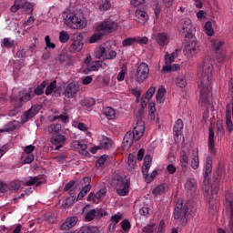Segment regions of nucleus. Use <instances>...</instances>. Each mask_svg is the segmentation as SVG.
<instances>
[{
  "label": "nucleus",
  "instance_id": "nucleus-9",
  "mask_svg": "<svg viewBox=\"0 0 233 233\" xmlns=\"http://www.w3.org/2000/svg\"><path fill=\"white\" fill-rule=\"evenodd\" d=\"M181 23L182 25L179 29L181 35H184L185 39H192L195 30L194 25H192V20L186 18Z\"/></svg>",
  "mask_w": 233,
  "mask_h": 233
},
{
  "label": "nucleus",
  "instance_id": "nucleus-53",
  "mask_svg": "<svg viewBox=\"0 0 233 233\" xmlns=\"http://www.w3.org/2000/svg\"><path fill=\"white\" fill-rule=\"evenodd\" d=\"M21 188V182L19 180H15L11 182L8 186V190H19Z\"/></svg>",
  "mask_w": 233,
  "mask_h": 233
},
{
  "label": "nucleus",
  "instance_id": "nucleus-2",
  "mask_svg": "<svg viewBox=\"0 0 233 233\" xmlns=\"http://www.w3.org/2000/svg\"><path fill=\"white\" fill-rule=\"evenodd\" d=\"M195 207L194 200H187L184 205L183 200H178L173 213L174 219H177L182 227H186L188 223V216L196 212Z\"/></svg>",
  "mask_w": 233,
  "mask_h": 233
},
{
  "label": "nucleus",
  "instance_id": "nucleus-51",
  "mask_svg": "<svg viewBox=\"0 0 233 233\" xmlns=\"http://www.w3.org/2000/svg\"><path fill=\"white\" fill-rule=\"evenodd\" d=\"M34 97V93L32 91H29L25 93L22 97L19 99V103H26L27 101H30Z\"/></svg>",
  "mask_w": 233,
  "mask_h": 233
},
{
  "label": "nucleus",
  "instance_id": "nucleus-7",
  "mask_svg": "<svg viewBox=\"0 0 233 233\" xmlns=\"http://www.w3.org/2000/svg\"><path fill=\"white\" fill-rule=\"evenodd\" d=\"M112 183L116 188V194L118 196H127L128 188H130V181L123 178L122 176L116 175L114 177Z\"/></svg>",
  "mask_w": 233,
  "mask_h": 233
},
{
  "label": "nucleus",
  "instance_id": "nucleus-49",
  "mask_svg": "<svg viewBox=\"0 0 233 233\" xmlns=\"http://www.w3.org/2000/svg\"><path fill=\"white\" fill-rule=\"evenodd\" d=\"M96 218V209H90L89 211L85 213L86 221H94Z\"/></svg>",
  "mask_w": 233,
  "mask_h": 233
},
{
  "label": "nucleus",
  "instance_id": "nucleus-64",
  "mask_svg": "<svg viewBox=\"0 0 233 233\" xmlns=\"http://www.w3.org/2000/svg\"><path fill=\"white\" fill-rule=\"evenodd\" d=\"M45 42H46V45L47 48H51V49L56 48V44H54L50 41V36L49 35H46L45 37Z\"/></svg>",
  "mask_w": 233,
  "mask_h": 233
},
{
  "label": "nucleus",
  "instance_id": "nucleus-55",
  "mask_svg": "<svg viewBox=\"0 0 233 233\" xmlns=\"http://www.w3.org/2000/svg\"><path fill=\"white\" fill-rule=\"evenodd\" d=\"M154 94H156V87L155 86H151L148 88V90L147 91V93L143 96V97L145 99H152V96H154Z\"/></svg>",
  "mask_w": 233,
  "mask_h": 233
},
{
  "label": "nucleus",
  "instance_id": "nucleus-57",
  "mask_svg": "<svg viewBox=\"0 0 233 233\" xmlns=\"http://www.w3.org/2000/svg\"><path fill=\"white\" fill-rule=\"evenodd\" d=\"M104 216H108V213L103 208H96V219H101Z\"/></svg>",
  "mask_w": 233,
  "mask_h": 233
},
{
  "label": "nucleus",
  "instance_id": "nucleus-34",
  "mask_svg": "<svg viewBox=\"0 0 233 233\" xmlns=\"http://www.w3.org/2000/svg\"><path fill=\"white\" fill-rule=\"evenodd\" d=\"M103 114L106 119H114L116 117V110L112 107H106Z\"/></svg>",
  "mask_w": 233,
  "mask_h": 233
},
{
  "label": "nucleus",
  "instance_id": "nucleus-59",
  "mask_svg": "<svg viewBox=\"0 0 233 233\" xmlns=\"http://www.w3.org/2000/svg\"><path fill=\"white\" fill-rule=\"evenodd\" d=\"M121 228L124 230V232L128 231L129 228H132V225H130V221L128 219H124L121 222Z\"/></svg>",
  "mask_w": 233,
  "mask_h": 233
},
{
  "label": "nucleus",
  "instance_id": "nucleus-31",
  "mask_svg": "<svg viewBox=\"0 0 233 233\" xmlns=\"http://www.w3.org/2000/svg\"><path fill=\"white\" fill-rule=\"evenodd\" d=\"M175 83H176V86H178V88H185V86H187V76L183 74L178 75L175 78Z\"/></svg>",
  "mask_w": 233,
  "mask_h": 233
},
{
  "label": "nucleus",
  "instance_id": "nucleus-6",
  "mask_svg": "<svg viewBox=\"0 0 233 233\" xmlns=\"http://www.w3.org/2000/svg\"><path fill=\"white\" fill-rule=\"evenodd\" d=\"M66 25L74 30H79L86 26V21L80 15L68 13L66 17Z\"/></svg>",
  "mask_w": 233,
  "mask_h": 233
},
{
  "label": "nucleus",
  "instance_id": "nucleus-45",
  "mask_svg": "<svg viewBox=\"0 0 233 233\" xmlns=\"http://www.w3.org/2000/svg\"><path fill=\"white\" fill-rule=\"evenodd\" d=\"M70 40V35L66 31H61L59 33V41L60 43H68Z\"/></svg>",
  "mask_w": 233,
  "mask_h": 233
},
{
  "label": "nucleus",
  "instance_id": "nucleus-33",
  "mask_svg": "<svg viewBox=\"0 0 233 233\" xmlns=\"http://www.w3.org/2000/svg\"><path fill=\"white\" fill-rule=\"evenodd\" d=\"M48 86V82L43 81L41 85H39L35 90H34V96H41L45 94V88Z\"/></svg>",
  "mask_w": 233,
  "mask_h": 233
},
{
  "label": "nucleus",
  "instance_id": "nucleus-26",
  "mask_svg": "<svg viewBox=\"0 0 233 233\" xmlns=\"http://www.w3.org/2000/svg\"><path fill=\"white\" fill-rule=\"evenodd\" d=\"M152 165V157L150 155H146L144 157V163L142 166V174L143 176H147V173L150 169V167Z\"/></svg>",
  "mask_w": 233,
  "mask_h": 233
},
{
  "label": "nucleus",
  "instance_id": "nucleus-25",
  "mask_svg": "<svg viewBox=\"0 0 233 233\" xmlns=\"http://www.w3.org/2000/svg\"><path fill=\"white\" fill-rule=\"evenodd\" d=\"M135 15L137 23H147L148 21V14L141 9H137Z\"/></svg>",
  "mask_w": 233,
  "mask_h": 233
},
{
  "label": "nucleus",
  "instance_id": "nucleus-1",
  "mask_svg": "<svg viewBox=\"0 0 233 233\" xmlns=\"http://www.w3.org/2000/svg\"><path fill=\"white\" fill-rule=\"evenodd\" d=\"M214 61L208 56H206L202 61V70L198 73V90L200 94L199 102L202 105H207L210 99V90H212V77L214 70Z\"/></svg>",
  "mask_w": 233,
  "mask_h": 233
},
{
  "label": "nucleus",
  "instance_id": "nucleus-23",
  "mask_svg": "<svg viewBox=\"0 0 233 233\" xmlns=\"http://www.w3.org/2000/svg\"><path fill=\"white\" fill-rule=\"evenodd\" d=\"M84 44L81 42V38H77L76 40H73L69 51L71 53H76V52H81L83 50Z\"/></svg>",
  "mask_w": 233,
  "mask_h": 233
},
{
  "label": "nucleus",
  "instance_id": "nucleus-20",
  "mask_svg": "<svg viewBox=\"0 0 233 233\" xmlns=\"http://www.w3.org/2000/svg\"><path fill=\"white\" fill-rule=\"evenodd\" d=\"M208 152L211 156H216V148L214 144V129H212V127H209Z\"/></svg>",
  "mask_w": 233,
  "mask_h": 233
},
{
  "label": "nucleus",
  "instance_id": "nucleus-27",
  "mask_svg": "<svg viewBox=\"0 0 233 233\" xmlns=\"http://www.w3.org/2000/svg\"><path fill=\"white\" fill-rule=\"evenodd\" d=\"M28 0H15L14 5L10 7L13 14L18 12V10H23Z\"/></svg>",
  "mask_w": 233,
  "mask_h": 233
},
{
  "label": "nucleus",
  "instance_id": "nucleus-38",
  "mask_svg": "<svg viewBox=\"0 0 233 233\" xmlns=\"http://www.w3.org/2000/svg\"><path fill=\"white\" fill-rule=\"evenodd\" d=\"M211 172H212V159L208 158L206 167H205V174H204L205 180H207V178L208 177V174H211Z\"/></svg>",
  "mask_w": 233,
  "mask_h": 233
},
{
  "label": "nucleus",
  "instance_id": "nucleus-19",
  "mask_svg": "<svg viewBox=\"0 0 233 233\" xmlns=\"http://www.w3.org/2000/svg\"><path fill=\"white\" fill-rule=\"evenodd\" d=\"M197 189H198V183L194 178H189L186 181L185 190L189 194H191V196L196 192Z\"/></svg>",
  "mask_w": 233,
  "mask_h": 233
},
{
  "label": "nucleus",
  "instance_id": "nucleus-11",
  "mask_svg": "<svg viewBox=\"0 0 233 233\" xmlns=\"http://www.w3.org/2000/svg\"><path fill=\"white\" fill-rule=\"evenodd\" d=\"M224 207L226 210H229V224L228 228L233 233V201L232 193L227 192L224 195Z\"/></svg>",
  "mask_w": 233,
  "mask_h": 233
},
{
  "label": "nucleus",
  "instance_id": "nucleus-14",
  "mask_svg": "<svg viewBox=\"0 0 233 233\" xmlns=\"http://www.w3.org/2000/svg\"><path fill=\"white\" fill-rule=\"evenodd\" d=\"M154 39L161 48H165L170 43V37L167 33H157L154 35Z\"/></svg>",
  "mask_w": 233,
  "mask_h": 233
},
{
  "label": "nucleus",
  "instance_id": "nucleus-8",
  "mask_svg": "<svg viewBox=\"0 0 233 233\" xmlns=\"http://www.w3.org/2000/svg\"><path fill=\"white\" fill-rule=\"evenodd\" d=\"M150 74V68L148 67V64L142 62L137 68V72L135 73V79L137 83H144Z\"/></svg>",
  "mask_w": 233,
  "mask_h": 233
},
{
  "label": "nucleus",
  "instance_id": "nucleus-60",
  "mask_svg": "<svg viewBox=\"0 0 233 233\" xmlns=\"http://www.w3.org/2000/svg\"><path fill=\"white\" fill-rule=\"evenodd\" d=\"M135 43H137L138 45H147L148 38L147 36H135Z\"/></svg>",
  "mask_w": 233,
  "mask_h": 233
},
{
  "label": "nucleus",
  "instance_id": "nucleus-42",
  "mask_svg": "<svg viewBox=\"0 0 233 233\" xmlns=\"http://www.w3.org/2000/svg\"><path fill=\"white\" fill-rule=\"evenodd\" d=\"M86 148H88V145L81 142L80 147H78V152L79 154H82V156L88 157V156H90V153L86 150Z\"/></svg>",
  "mask_w": 233,
  "mask_h": 233
},
{
  "label": "nucleus",
  "instance_id": "nucleus-15",
  "mask_svg": "<svg viewBox=\"0 0 233 233\" xmlns=\"http://www.w3.org/2000/svg\"><path fill=\"white\" fill-rule=\"evenodd\" d=\"M39 114V107L37 106H33L30 109L24 113L22 116L21 121L22 123H26L32 117H35Z\"/></svg>",
  "mask_w": 233,
  "mask_h": 233
},
{
  "label": "nucleus",
  "instance_id": "nucleus-61",
  "mask_svg": "<svg viewBox=\"0 0 233 233\" xmlns=\"http://www.w3.org/2000/svg\"><path fill=\"white\" fill-rule=\"evenodd\" d=\"M15 41L11 40L10 38H4L3 39V46L5 48H12V46L15 45Z\"/></svg>",
  "mask_w": 233,
  "mask_h": 233
},
{
  "label": "nucleus",
  "instance_id": "nucleus-30",
  "mask_svg": "<svg viewBox=\"0 0 233 233\" xmlns=\"http://www.w3.org/2000/svg\"><path fill=\"white\" fill-rule=\"evenodd\" d=\"M65 141H66V137L65 135H61L59 133L56 135H54L51 137L52 145H63V143H65Z\"/></svg>",
  "mask_w": 233,
  "mask_h": 233
},
{
  "label": "nucleus",
  "instance_id": "nucleus-32",
  "mask_svg": "<svg viewBox=\"0 0 233 233\" xmlns=\"http://www.w3.org/2000/svg\"><path fill=\"white\" fill-rule=\"evenodd\" d=\"M212 48L215 50V52H224L225 49H223V46L225 45V42L223 40H213L211 42Z\"/></svg>",
  "mask_w": 233,
  "mask_h": 233
},
{
  "label": "nucleus",
  "instance_id": "nucleus-56",
  "mask_svg": "<svg viewBox=\"0 0 233 233\" xmlns=\"http://www.w3.org/2000/svg\"><path fill=\"white\" fill-rule=\"evenodd\" d=\"M143 176H144V179H146L147 183H152V181H154V178L156 177V176H157V170H154L150 175L147 172V177L145 175H143Z\"/></svg>",
  "mask_w": 233,
  "mask_h": 233
},
{
  "label": "nucleus",
  "instance_id": "nucleus-24",
  "mask_svg": "<svg viewBox=\"0 0 233 233\" xmlns=\"http://www.w3.org/2000/svg\"><path fill=\"white\" fill-rule=\"evenodd\" d=\"M137 168V163L136 162V156L130 153L127 157V170L128 172L134 173V170Z\"/></svg>",
  "mask_w": 233,
  "mask_h": 233
},
{
  "label": "nucleus",
  "instance_id": "nucleus-37",
  "mask_svg": "<svg viewBox=\"0 0 233 233\" xmlns=\"http://www.w3.org/2000/svg\"><path fill=\"white\" fill-rule=\"evenodd\" d=\"M56 86H57V81L56 80L52 81L46 88V91H45L46 96H50L52 92L56 90Z\"/></svg>",
  "mask_w": 233,
  "mask_h": 233
},
{
  "label": "nucleus",
  "instance_id": "nucleus-46",
  "mask_svg": "<svg viewBox=\"0 0 233 233\" xmlns=\"http://www.w3.org/2000/svg\"><path fill=\"white\" fill-rule=\"evenodd\" d=\"M204 28L206 30L207 35H208L209 37H211V35H214V29L212 28V22H210V21L206 22Z\"/></svg>",
  "mask_w": 233,
  "mask_h": 233
},
{
  "label": "nucleus",
  "instance_id": "nucleus-17",
  "mask_svg": "<svg viewBox=\"0 0 233 233\" xmlns=\"http://www.w3.org/2000/svg\"><path fill=\"white\" fill-rule=\"evenodd\" d=\"M190 167L193 170H198L199 168V151L197 149L192 150Z\"/></svg>",
  "mask_w": 233,
  "mask_h": 233
},
{
  "label": "nucleus",
  "instance_id": "nucleus-12",
  "mask_svg": "<svg viewBox=\"0 0 233 233\" xmlns=\"http://www.w3.org/2000/svg\"><path fill=\"white\" fill-rule=\"evenodd\" d=\"M90 183H92V178L90 177H85L80 181V185H84V187L78 193L76 201H80V199H83V198H85L86 195L88 194V192H90V190H92V184H90Z\"/></svg>",
  "mask_w": 233,
  "mask_h": 233
},
{
  "label": "nucleus",
  "instance_id": "nucleus-41",
  "mask_svg": "<svg viewBox=\"0 0 233 233\" xmlns=\"http://www.w3.org/2000/svg\"><path fill=\"white\" fill-rule=\"evenodd\" d=\"M121 219H123V216L121 215H113L111 217V221L113 222V224H110L109 227H112L113 230H116V225H117V223H119V221H121Z\"/></svg>",
  "mask_w": 233,
  "mask_h": 233
},
{
  "label": "nucleus",
  "instance_id": "nucleus-54",
  "mask_svg": "<svg viewBox=\"0 0 233 233\" xmlns=\"http://www.w3.org/2000/svg\"><path fill=\"white\" fill-rule=\"evenodd\" d=\"M106 54V48L101 46L99 47L96 51V57L97 59H101V57H106V56H105Z\"/></svg>",
  "mask_w": 233,
  "mask_h": 233
},
{
  "label": "nucleus",
  "instance_id": "nucleus-18",
  "mask_svg": "<svg viewBox=\"0 0 233 233\" xmlns=\"http://www.w3.org/2000/svg\"><path fill=\"white\" fill-rule=\"evenodd\" d=\"M180 167L182 172L187 174V171L188 170V157L187 156V152L185 150L180 152Z\"/></svg>",
  "mask_w": 233,
  "mask_h": 233
},
{
  "label": "nucleus",
  "instance_id": "nucleus-39",
  "mask_svg": "<svg viewBox=\"0 0 233 233\" xmlns=\"http://www.w3.org/2000/svg\"><path fill=\"white\" fill-rule=\"evenodd\" d=\"M60 130H61V125L59 124H52L48 127L49 134H54V136L59 134Z\"/></svg>",
  "mask_w": 233,
  "mask_h": 233
},
{
  "label": "nucleus",
  "instance_id": "nucleus-3",
  "mask_svg": "<svg viewBox=\"0 0 233 233\" xmlns=\"http://www.w3.org/2000/svg\"><path fill=\"white\" fill-rule=\"evenodd\" d=\"M221 183V176L216 175L213 177V183L211 187H204V197L208 201V205L210 210H216L218 208V200L214 199V194L219 192V184Z\"/></svg>",
  "mask_w": 233,
  "mask_h": 233
},
{
  "label": "nucleus",
  "instance_id": "nucleus-47",
  "mask_svg": "<svg viewBox=\"0 0 233 233\" xmlns=\"http://www.w3.org/2000/svg\"><path fill=\"white\" fill-rule=\"evenodd\" d=\"M136 45V37H127L122 41V46L127 48V46H132Z\"/></svg>",
  "mask_w": 233,
  "mask_h": 233
},
{
  "label": "nucleus",
  "instance_id": "nucleus-16",
  "mask_svg": "<svg viewBox=\"0 0 233 233\" xmlns=\"http://www.w3.org/2000/svg\"><path fill=\"white\" fill-rule=\"evenodd\" d=\"M77 221H79V218L77 217H68L61 225L60 228L61 230H70V228H74V227L77 225Z\"/></svg>",
  "mask_w": 233,
  "mask_h": 233
},
{
  "label": "nucleus",
  "instance_id": "nucleus-10",
  "mask_svg": "<svg viewBox=\"0 0 233 233\" xmlns=\"http://www.w3.org/2000/svg\"><path fill=\"white\" fill-rule=\"evenodd\" d=\"M226 127L229 134L233 132V96L226 106Z\"/></svg>",
  "mask_w": 233,
  "mask_h": 233
},
{
  "label": "nucleus",
  "instance_id": "nucleus-52",
  "mask_svg": "<svg viewBox=\"0 0 233 233\" xmlns=\"http://www.w3.org/2000/svg\"><path fill=\"white\" fill-rule=\"evenodd\" d=\"M148 112L149 116L151 117L152 120H154L156 118V104L154 102L149 103Z\"/></svg>",
  "mask_w": 233,
  "mask_h": 233
},
{
  "label": "nucleus",
  "instance_id": "nucleus-44",
  "mask_svg": "<svg viewBox=\"0 0 233 233\" xmlns=\"http://www.w3.org/2000/svg\"><path fill=\"white\" fill-rule=\"evenodd\" d=\"M22 10H24L25 14L32 15V14H34V5L32 4V2L27 1Z\"/></svg>",
  "mask_w": 233,
  "mask_h": 233
},
{
  "label": "nucleus",
  "instance_id": "nucleus-63",
  "mask_svg": "<svg viewBox=\"0 0 233 233\" xmlns=\"http://www.w3.org/2000/svg\"><path fill=\"white\" fill-rule=\"evenodd\" d=\"M96 194V198L99 201L102 198H105V196H106V188H101Z\"/></svg>",
  "mask_w": 233,
  "mask_h": 233
},
{
  "label": "nucleus",
  "instance_id": "nucleus-58",
  "mask_svg": "<svg viewBox=\"0 0 233 233\" xmlns=\"http://www.w3.org/2000/svg\"><path fill=\"white\" fill-rule=\"evenodd\" d=\"M83 105L84 106H87V108H91V106H94V105H96V100L94 98H86L83 101Z\"/></svg>",
  "mask_w": 233,
  "mask_h": 233
},
{
  "label": "nucleus",
  "instance_id": "nucleus-35",
  "mask_svg": "<svg viewBox=\"0 0 233 233\" xmlns=\"http://www.w3.org/2000/svg\"><path fill=\"white\" fill-rule=\"evenodd\" d=\"M183 120H181L180 118H178L173 127V131L175 132V135L177 137L179 136V132H181V130H183Z\"/></svg>",
  "mask_w": 233,
  "mask_h": 233
},
{
  "label": "nucleus",
  "instance_id": "nucleus-40",
  "mask_svg": "<svg viewBox=\"0 0 233 233\" xmlns=\"http://www.w3.org/2000/svg\"><path fill=\"white\" fill-rule=\"evenodd\" d=\"M110 6H112V4H110V1L102 0L99 5V10L101 12H106V10H110Z\"/></svg>",
  "mask_w": 233,
  "mask_h": 233
},
{
  "label": "nucleus",
  "instance_id": "nucleus-22",
  "mask_svg": "<svg viewBox=\"0 0 233 233\" xmlns=\"http://www.w3.org/2000/svg\"><path fill=\"white\" fill-rule=\"evenodd\" d=\"M196 52H198V43L196 41H191L184 50V54L186 56H195Z\"/></svg>",
  "mask_w": 233,
  "mask_h": 233
},
{
  "label": "nucleus",
  "instance_id": "nucleus-48",
  "mask_svg": "<svg viewBox=\"0 0 233 233\" xmlns=\"http://www.w3.org/2000/svg\"><path fill=\"white\" fill-rule=\"evenodd\" d=\"M156 230H157L156 224H147L146 227L143 228L144 233H156Z\"/></svg>",
  "mask_w": 233,
  "mask_h": 233
},
{
  "label": "nucleus",
  "instance_id": "nucleus-62",
  "mask_svg": "<svg viewBox=\"0 0 233 233\" xmlns=\"http://www.w3.org/2000/svg\"><path fill=\"white\" fill-rule=\"evenodd\" d=\"M56 119H61L63 123H68V115L66 113L60 115V116H55L53 117V121H56Z\"/></svg>",
  "mask_w": 233,
  "mask_h": 233
},
{
  "label": "nucleus",
  "instance_id": "nucleus-36",
  "mask_svg": "<svg viewBox=\"0 0 233 233\" xmlns=\"http://www.w3.org/2000/svg\"><path fill=\"white\" fill-rule=\"evenodd\" d=\"M165 94H167V90L165 88L160 87L157 89L156 97L158 103H163L165 101Z\"/></svg>",
  "mask_w": 233,
  "mask_h": 233
},
{
  "label": "nucleus",
  "instance_id": "nucleus-28",
  "mask_svg": "<svg viewBox=\"0 0 233 233\" xmlns=\"http://www.w3.org/2000/svg\"><path fill=\"white\" fill-rule=\"evenodd\" d=\"M98 147L104 150H110V148H112V140H110V138L107 137H102L99 141Z\"/></svg>",
  "mask_w": 233,
  "mask_h": 233
},
{
  "label": "nucleus",
  "instance_id": "nucleus-21",
  "mask_svg": "<svg viewBox=\"0 0 233 233\" xmlns=\"http://www.w3.org/2000/svg\"><path fill=\"white\" fill-rule=\"evenodd\" d=\"M103 66H106V64L103 61H93L87 65V70H89V72H97V70H99V68H103Z\"/></svg>",
  "mask_w": 233,
  "mask_h": 233
},
{
  "label": "nucleus",
  "instance_id": "nucleus-13",
  "mask_svg": "<svg viewBox=\"0 0 233 233\" xmlns=\"http://www.w3.org/2000/svg\"><path fill=\"white\" fill-rule=\"evenodd\" d=\"M79 92V86L76 82H71L68 84L64 90V96L65 97H67V99H73V97H76L77 96V93Z\"/></svg>",
  "mask_w": 233,
  "mask_h": 233
},
{
  "label": "nucleus",
  "instance_id": "nucleus-43",
  "mask_svg": "<svg viewBox=\"0 0 233 233\" xmlns=\"http://www.w3.org/2000/svg\"><path fill=\"white\" fill-rule=\"evenodd\" d=\"M218 63H224V61L227 59V51H218L216 52L215 56Z\"/></svg>",
  "mask_w": 233,
  "mask_h": 233
},
{
  "label": "nucleus",
  "instance_id": "nucleus-5",
  "mask_svg": "<svg viewBox=\"0 0 233 233\" xmlns=\"http://www.w3.org/2000/svg\"><path fill=\"white\" fill-rule=\"evenodd\" d=\"M145 134V122L143 120H137L136 127L132 131H128L123 139V144L126 147H132L134 141H139Z\"/></svg>",
  "mask_w": 233,
  "mask_h": 233
},
{
  "label": "nucleus",
  "instance_id": "nucleus-4",
  "mask_svg": "<svg viewBox=\"0 0 233 233\" xmlns=\"http://www.w3.org/2000/svg\"><path fill=\"white\" fill-rule=\"evenodd\" d=\"M117 23L113 22L112 20H105L100 25L96 26V30L98 33H95L89 39V43L94 44L99 39H102L103 35L100 32H103L106 35L108 34H112V32H116L117 30Z\"/></svg>",
  "mask_w": 233,
  "mask_h": 233
},
{
  "label": "nucleus",
  "instance_id": "nucleus-29",
  "mask_svg": "<svg viewBox=\"0 0 233 233\" xmlns=\"http://www.w3.org/2000/svg\"><path fill=\"white\" fill-rule=\"evenodd\" d=\"M46 181L45 179L41 180V177H32L31 179L27 180L25 183V187H34L35 185L36 187H41L43 183H46Z\"/></svg>",
  "mask_w": 233,
  "mask_h": 233
},
{
  "label": "nucleus",
  "instance_id": "nucleus-50",
  "mask_svg": "<svg viewBox=\"0 0 233 233\" xmlns=\"http://www.w3.org/2000/svg\"><path fill=\"white\" fill-rule=\"evenodd\" d=\"M154 196H162V194H165V185L160 184L156 187V188L153 190Z\"/></svg>",
  "mask_w": 233,
  "mask_h": 233
}]
</instances>
